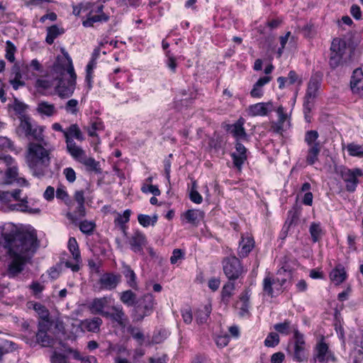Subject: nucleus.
I'll list each match as a JSON object with an SVG mask.
<instances>
[{"mask_svg": "<svg viewBox=\"0 0 363 363\" xmlns=\"http://www.w3.org/2000/svg\"><path fill=\"white\" fill-rule=\"evenodd\" d=\"M201 216V212L198 210H188L183 215L184 218L193 225L197 224L196 220Z\"/></svg>", "mask_w": 363, "mask_h": 363, "instance_id": "a18cd8bd", "label": "nucleus"}, {"mask_svg": "<svg viewBox=\"0 0 363 363\" xmlns=\"http://www.w3.org/2000/svg\"><path fill=\"white\" fill-rule=\"evenodd\" d=\"M16 52V48L14 44L10 41L7 40L6 42V59L10 62H13L16 60L15 53Z\"/></svg>", "mask_w": 363, "mask_h": 363, "instance_id": "de8ad7c7", "label": "nucleus"}, {"mask_svg": "<svg viewBox=\"0 0 363 363\" xmlns=\"http://www.w3.org/2000/svg\"><path fill=\"white\" fill-rule=\"evenodd\" d=\"M63 174L69 183H73L76 180V173L72 167L65 168L63 170Z\"/></svg>", "mask_w": 363, "mask_h": 363, "instance_id": "0e129e2a", "label": "nucleus"}, {"mask_svg": "<svg viewBox=\"0 0 363 363\" xmlns=\"http://www.w3.org/2000/svg\"><path fill=\"white\" fill-rule=\"evenodd\" d=\"M128 331L130 333V335L133 336L134 339L140 341V344L143 342L144 335L140 330V329L132 326H129L128 328Z\"/></svg>", "mask_w": 363, "mask_h": 363, "instance_id": "bf43d9fd", "label": "nucleus"}, {"mask_svg": "<svg viewBox=\"0 0 363 363\" xmlns=\"http://www.w3.org/2000/svg\"><path fill=\"white\" fill-rule=\"evenodd\" d=\"M103 323V320L99 317H94L93 318L85 319L82 321L81 325L83 329L91 333H98L100 331V328Z\"/></svg>", "mask_w": 363, "mask_h": 363, "instance_id": "393cba45", "label": "nucleus"}, {"mask_svg": "<svg viewBox=\"0 0 363 363\" xmlns=\"http://www.w3.org/2000/svg\"><path fill=\"white\" fill-rule=\"evenodd\" d=\"M109 17L106 13L94 14L92 13H87V18L82 22L84 27H91L97 22H106Z\"/></svg>", "mask_w": 363, "mask_h": 363, "instance_id": "c756f323", "label": "nucleus"}, {"mask_svg": "<svg viewBox=\"0 0 363 363\" xmlns=\"http://www.w3.org/2000/svg\"><path fill=\"white\" fill-rule=\"evenodd\" d=\"M347 278V274L345 267L339 264L330 273V279L335 284L338 285L342 283Z\"/></svg>", "mask_w": 363, "mask_h": 363, "instance_id": "cd10ccee", "label": "nucleus"}, {"mask_svg": "<svg viewBox=\"0 0 363 363\" xmlns=\"http://www.w3.org/2000/svg\"><path fill=\"white\" fill-rule=\"evenodd\" d=\"M21 193V190L16 189L11 194L9 193V196L8 197L4 198L3 201L8 200L10 197H13L15 200L20 201L18 203L11 204L9 206V208L11 211L17 210L22 212H28L30 213H39L40 210L38 208H32L28 207L26 196L24 197L23 199H20Z\"/></svg>", "mask_w": 363, "mask_h": 363, "instance_id": "2eb2a0df", "label": "nucleus"}, {"mask_svg": "<svg viewBox=\"0 0 363 363\" xmlns=\"http://www.w3.org/2000/svg\"><path fill=\"white\" fill-rule=\"evenodd\" d=\"M211 313V306L206 305L196 312V321L198 324H203L207 322Z\"/></svg>", "mask_w": 363, "mask_h": 363, "instance_id": "72a5a7b5", "label": "nucleus"}, {"mask_svg": "<svg viewBox=\"0 0 363 363\" xmlns=\"http://www.w3.org/2000/svg\"><path fill=\"white\" fill-rule=\"evenodd\" d=\"M85 9L86 11H89V13H92L94 14H103L104 13V5L102 4H98L96 3H91L87 2L85 3Z\"/></svg>", "mask_w": 363, "mask_h": 363, "instance_id": "8fccbe9b", "label": "nucleus"}, {"mask_svg": "<svg viewBox=\"0 0 363 363\" xmlns=\"http://www.w3.org/2000/svg\"><path fill=\"white\" fill-rule=\"evenodd\" d=\"M56 335L53 331V322L43 318L38 323L37 330L26 335V344L31 347L38 345L43 347H51L56 342Z\"/></svg>", "mask_w": 363, "mask_h": 363, "instance_id": "20e7f679", "label": "nucleus"}, {"mask_svg": "<svg viewBox=\"0 0 363 363\" xmlns=\"http://www.w3.org/2000/svg\"><path fill=\"white\" fill-rule=\"evenodd\" d=\"M291 276L290 272L281 268L277 272V277L274 279L267 276L263 280V291L270 297L274 296V294H279L286 281L287 277Z\"/></svg>", "mask_w": 363, "mask_h": 363, "instance_id": "39448f33", "label": "nucleus"}, {"mask_svg": "<svg viewBox=\"0 0 363 363\" xmlns=\"http://www.w3.org/2000/svg\"><path fill=\"white\" fill-rule=\"evenodd\" d=\"M111 312L104 314V317L109 318L112 323H116L122 329H125L128 323V317L125 313L123 308L121 306H113L111 308Z\"/></svg>", "mask_w": 363, "mask_h": 363, "instance_id": "4468645a", "label": "nucleus"}, {"mask_svg": "<svg viewBox=\"0 0 363 363\" xmlns=\"http://www.w3.org/2000/svg\"><path fill=\"white\" fill-rule=\"evenodd\" d=\"M110 298L107 296L94 298L89 305V309L92 314H99L104 317L108 311H104L106 306L109 303Z\"/></svg>", "mask_w": 363, "mask_h": 363, "instance_id": "4be33fe9", "label": "nucleus"}, {"mask_svg": "<svg viewBox=\"0 0 363 363\" xmlns=\"http://www.w3.org/2000/svg\"><path fill=\"white\" fill-rule=\"evenodd\" d=\"M130 213L131 211L129 209L125 210L123 214L118 213L114 219L115 224L123 227L129 221Z\"/></svg>", "mask_w": 363, "mask_h": 363, "instance_id": "3c124183", "label": "nucleus"}, {"mask_svg": "<svg viewBox=\"0 0 363 363\" xmlns=\"http://www.w3.org/2000/svg\"><path fill=\"white\" fill-rule=\"evenodd\" d=\"M274 328L278 333L287 335L291 332L294 333V329L298 328V327L296 325H291L289 320H286L283 323L275 324Z\"/></svg>", "mask_w": 363, "mask_h": 363, "instance_id": "c9c22d12", "label": "nucleus"}, {"mask_svg": "<svg viewBox=\"0 0 363 363\" xmlns=\"http://www.w3.org/2000/svg\"><path fill=\"white\" fill-rule=\"evenodd\" d=\"M21 69L27 79H31L36 77V74L33 72L28 64H23L21 67Z\"/></svg>", "mask_w": 363, "mask_h": 363, "instance_id": "e2e57ef3", "label": "nucleus"}, {"mask_svg": "<svg viewBox=\"0 0 363 363\" xmlns=\"http://www.w3.org/2000/svg\"><path fill=\"white\" fill-rule=\"evenodd\" d=\"M121 278L120 274L106 273L103 274L99 279L101 288L106 290H113L120 283Z\"/></svg>", "mask_w": 363, "mask_h": 363, "instance_id": "a211bd4d", "label": "nucleus"}, {"mask_svg": "<svg viewBox=\"0 0 363 363\" xmlns=\"http://www.w3.org/2000/svg\"><path fill=\"white\" fill-rule=\"evenodd\" d=\"M123 274L126 279L127 284L133 289L138 290V284L136 274L129 265L123 264Z\"/></svg>", "mask_w": 363, "mask_h": 363, "instance_id": "bb28decb", "label": "nucleus"}, {"mask_svg": "<svg viewBox=\"0 0 363 363\" xmlns=\"http://www.w3.org/2000/svg\"><path fill=\"white\" fill-rule=\"evenodd\" d=\"M182 316L184 323L189 324L191 323L193 316L191 310L189 308H186L182 310Z\"/></svg>", "mask_w": 363, "mask_h": 363, "instance_id": "774afa93", "label": "nucleus"}, {"mask_svg": "<svg viewBox=\"0 0 363 363\" xmlns=\"http://www.w3.org/2000/svg\"><path fill=\"white\" fill-rule=\"evenodd\" d=\"M54 147L48 142H30L28 144L26 162L33 176L38 178L44 177L50 164V154Z\"/></svg>", "mask_w": 363, "mask_h": 363, "instance_id": "7ed1b4c3", "label": "nucleus"}, {"mask_svg": "<svg viewBox=\"0 0 363 363\" xmlns=\"http://www.w3.org/2000/svg\"><path fill=\"white\" fill-rule=\"evenodd\" d=\"M222 264L223 272L230 281L239 279L245 272L240 259L234 255L225 257Z\"/></svg>", "mask_w": 363, "mask_h": 363, "instance_id": "1a4fd4ad", "label": "nucleus"}, {"mask_svg": "<svg viewBox=\"0 0 363 363\" xmlns=\"http://www.w3.org/2000/svg\"><path fill=\"white\" fill-rule=\"evenodd\" d=\"M128 228H121L123 235L127 240L131 250L144 255V247L148 244L146 236L140 231L132 228L133 232L127 231Z\"/></svg>", "mask_w": 363, "mask_h": 363, "instance_id": "6e6552de", "label": "nucleus"}, {"mask_svg": "<svg viewBox=\"0 0 363 363\" xmlns=\"http://www.w3.org/2000/svg\"><path fill=\"white\" fill-rule=\"evenodd\" d=\"M286 78L289 84H294L295 83H298V84L300 85L302 83L301 78L299 77L296 72L294 70H291L289 72L288 77Z\"/></svg>", "mask_w": 363, "mask_h": 363, "instance_id": "052dcab7", "label": "nucleus"}, {"mask_svg": "<svg viewBox=\"0 0 363 363\" xmlns=\"http://www.w3.org/2000/svg\"><path fill=\"white\" fill-rule=\"evenodd\" d=\"M138 220L139 223L143 227H147L149 225H155L157 220V216L154 215L153 216H150L145 214H139L138 216Z\"/></svg>", "mask_w": 363, "mask_h": 363, "instance_id": "c03bdc74", "label": "nucleus"}, {"mask_svg": "<svg viewBox=\"0 0 363 363\" xmlns=\"http://www.w3.org/2000/svg\"><path fill=\"white\" fill-rule=\"evenodd\" d=\"M68 249L72 253L73 258L75 261H80V252L77 242L74 238H70L68 241Z\"/></svg>", "mask_w": 363, "mask_h": 363, "instance_id": "37998d69", "label": "nucleus"}, {"mask_svg": "<svg viewBox=\"0 0 363 363\" xmlns=\"http://www.w3.org/2000/svg\"><path fill=\"white\" fill-rule=\"evenodd\" d=\"M320 145H315L313 147H309L306 159V162L310 165L315 164V162H316L318 160V155L320 152Z\"/></svg>", "mask_w": 363, "mask_h": 363, "instance_id": "f704fd0d", "label": "nucleus"}, {"mask_svg": "<svg viewBox=\"0 0 363 363\" xmlns=\"http://www.w3.org/2000/svg\"><path fill=\"white\" fill-rule=\"evenodd\" d=\"M85 216V207L84 204H82V208H80V205L77 204L76 208L72 211L69 210L67 213V217L69 220H72V223L77 225V222L81 220Z\"/></svg>", "mask_w": 363, "mask_h": 363, "instance_id": "2f4dec72", "label": "nucleus"}, {"mask_svg": "<svg viewBox=\"0 0 363 363\" xmlns=\"http://www.w3.org/2000/svg\"><path fill=\"white\" fill-rule=\"evenodd\" d=\"M231 157L234 166L241 169L242 164L247 160V149L239 140H236L235 152L231 154Z\"/></svg>", "mask_w": 363, "mask_h": 363, "instance_id": "f3484780", "label": "nucleus"}, {"mask_svg": "<svg viewBox=\"0 0 363 363\" xmlns=\"http://www.w3.org/2000/svg\"><path fill=\"white\" fill-rule=\"evenodd\" d=\"M18 169L16 166H11L8 167L6 171V183L11 184L13 181L17 179Z\"/></svg>", "mask_w": 363, "mask_h": 363, "instance_id": "5fc2aeb1", "label": "nucleus"}, {"mask_svg": "<svg viewBox=\"0 0 363 363\" xmlns=\"http://www.w3.org/2000/svg\"><path fill=\"white\" fill-rule=\"evenodd\" d=\"M254 247V240L250 237H242V240L240 242L238 254L241 257H245L252 250Z\"/></svg>", "mask_w": 363, "mask_h": 363, "instance_id": "c85d7f7f", "label": "nucleus"}, {"mask_svg": "<svg viewBox=\"0 0 363 363\" xmlns=\"http://www.w3.org/2000/svg\"><path fill=\"white\" fill-rule=\"evenodd\" d=\"M337 173L341 177L345 183V188L347 191L353 192L359 184L358 177L363 175L360 169H348L345 167H340L336 169Z\"/></svg>", "mask_w": 363, "mask_h": 363, "instance_id": "9d476101", "label": "nucleus"}, {"mask_svg": "<svg viewBox=\"0 0 363 363\" xmlns=\"http://www.w3.org/2000/svg\"><path fill=\"white\" fill-rule=\"evenodd\" d=\"M310 233L314 242H318L324 234L322 228H310Z\"/></svg>", "mask_w": 363, "mask_h": 363, "instance_id": "338daca9", "label": "nucleus"}, {"mask_svg": "<svg viewBox=\"0 0 363 363\" xmlns=\"http://www.w3.org/2000/svg\"><path fill=\"white\" fill-rule=\"evenodd\" d=\"M320 84L321 77L318 74L313 75L308 82L305 96L309 99H315L317 96L318 90L320 86Z\"/></svg>", "mask_w": 363, "mask_h": 363, "instance_id": "b1692460", "label": "nucleus"}, {"mask_svg": "<svg viewBox=\"0 0 363 363\" xmlns=\"http://www.w3.org/2000/svg\"><path fill=\"white\" fill-rule=\"evenodd\" d=\"M56 197L58 199L62 200L69 207V209L71 210V207L74 205V202L69 199L67 192L63 188L57 189Z\"/></svg>", "mask_w": 363, "mask_h": 363, "instance_id": "09e8293b", "label": "nucleus"}, {"mask_svg": "<svg viewBox=\"0 0 363 363\" xmlns=\"http://www.w3.org/2000/svg\"><path fill=\"white\" fill-rule=\"evenodd\" d=\"M63 33L64 30L62 28H59L55 25L48 27L47 29V36L45 38L46 43L48 45H52L54 43L55 39Z\"/></svg>", "mask_w": 363, "mask_h": 363, "instance_id": "e433bc0d", "label": "nucleus"}, {"mask_svg": "<svg viewBox=\"0 0 363 363\" xmlns=\"http://www.w3.org/2000/svg\"><path fill=\"white\" fill-rule=\"evenodd\" d=\"M69 154L75 160L84 165L87 171L96 173L101 172L99 162L96 161L94 158L88 157L82 147Z\"/></svg>", "mask_w": 363, "mask_h": 363, "instance_id": "f8f14e48", "label": "nucleus"}, {"mask_svg": "<svg viewBox=\"0 0 363 363\" xmlns=\"http://www.w3.org/2000/svg\"><path fill=\"white\" fill-rule=\"evenodd\" d=\"M68 352L72 354L74 359L80 360L82 363H98L94 356L89 355L83 357L79 351L72 349H69Z\"/></svg>", "mask_w": 363, "mask_h": 363, "instance_id": "ea45409f", "label": "nucleus"}, {"mask_svg": "<svg viewBox=\"0 0 363 363\" xmlns=\"http://www.w3.org/2000/svg\"><path fill=\"white\" fill-rule=\"evenodd\" d=\"M293 359L302 362L306 360V346H293Z\"/></svg>", "mask_w": 363, "mask_h": 363, "instance_id": "58836bf2", "label": "nucleus"}, {"mask_svg": "<svg viewBox=\"0 0 363 363\" xmlns=\"http://www.w3.org/2000/svg\"><path fill=\"white\" fill-rule=\"evenodd\" d=\"M23 74L21 66L18 63L14 64L11 69V77L9 80L13 89L17 90L26 85L25 82L22 80Z\"/></svg>", "mask_w": 363, "mask_h": 363, "instance_id": "5701e85b", "label": "nucleus"}, {"mask_svg": "<svg viewBox=\"0 0 363 363\" xmlns=\"http://www.w3.org/2000/svg\"><path fill=\"white\" fill-rule=\"evenodd\" d=\"M156 301L152 294H145L137 300L133 309L132 316L136 321H141L154 311Z\"/></svg>", "mask_w": 363, "mask_h": 363, "instance_id": "423d86ee", "label": "nucleus"}, {"mask_svg": "<svg viewBox=\"0 0 363 363\" xmlns=\"http://www.w3.org/2000/svg\"><path fill=\"white\" fill-rule=\"evenodd\" d=\"M104 128V124L101 119H96L92 121L91 126L87 128L88 133L90 136L94 137L96 135V130H101Z\"/></svg>", "mask_w": 363, "mask_h": 363, "instance_id": "864d4df0", "label": "nucleus"}, {"mask_svg": "<svg viewBox=\"0 0 363 363\" xmlns=\"http://www.w3.org/2000/svg\"><path fill=\"white\" fill-rule=\"evenodd\" d=\"M120 300L127 306H135L137 302V296L132 290L128 289L120 294Z\"/></svg>", "mask_w": 363, "mask_h": 363, "instance_id": "473e14b6", "label": "nucleus"}, {"mask_svg": "<svg viewBox=\"0 0 363 363\" xmlns=\"http://www.w3.org/2000/svg\"><path fill=\"white\" fill-rule=\"evenodd\" d=\"M350 89L353 94L363 98V72L360 68L353 71L350 79Z\"/></svg>", "mask_w": 363, "mask_h": 363, "instance_id": "dca6fc26", "label": "nucleus"}, {"mask_svg": "<svg viewBox=\"0 0 363 363\" xmlns=\"http://www.w3.org/2000/svg\"><path fill=\"white\" fill-rule=\"evenodd\" d=\"M62 56H57L53 65V72L56 74L58 83L55 91L62 98H69L74 91L77 75L74 72L72 61L65 48H61Z\"/></svg>", "mask_w": 363, "mask_h": 363, "instance_id": "f03ea898", "label": "nucleus"}, {"mask_svg": "<svg viewBox=\"0 0 363 363\" xmlns=\"http://www.w3.org/2000/svg\"><path fill=\"white\" fill-rule=\"evenodd\" d=\"M116 4L118 6H138L140 4V0H117Z\"/></svg>", "mask_w": 363, "mask_h": 363, "instance_id": "69168bd1", "label": "nucleus"}, {"mask_svg": "<svg viewBox=\"0 0 363 363\" xmlns=\"http://www.w3.org/2000/svg\"><path fill=\"white\" fill-rule=\"evenodd\" d=\"M264 345L267 347H274L279 343V336L276 333H270L264 340Z\"/></svg>", "mask_w": 363, "mask_h": 363, "instance_id": "603ef678", "label": "nucleus"}, {"mask_svg": "<svg viewBox=\"0 0 363 363\" xmlns=\"http://www.w3.org/2000/svg\"><path fill=\"white\" fill-rule=\"evenodd\" d=\"M348 154L352 157H363V146L350 143L347 145Z\"/></svg>", "mask_w": 363, "mask_h": 363, "instance_id": "79ce46f5", "label": "nucleus"}, {"mask_svg": "<svg viewBox=\"0 0 363 363\" xmlns=\"http://www.w3.org/2000/svg\"><path fill=\"white\" fill-rule=\"evenodd\" d=\"M293 346H306V341L304 338L303 334L299 332L298 328L294 329V336L292 341L289 342V347L290 345Z\"/></svg>", "mask_w": 363, "mask_h": 363, "instance_id": "49530a36", "label": "nucleus"}, {"mask_svg": "<svg viewBox=\"0 0 363 363\" xmlns=\"http://www.w3.org/2000/svg\"><path fill=\"white\" fill-rule=\"evenodd\" d=\"M19 119L20 124L16 130L17 133L20 136L23 135L26 138H28L33 125L31 123V118L26 115H22L21 116H19Z\"/></svg>", "mask_w": 363, "mask_h": 363, "instance_id": "a878e982", "label": "nucleus"}, {"mask_svg": "<svg viewBox=\"0 0 363 363\" xmlns=\"http://www.w3.org/2000/svg\"><path fill=\"white\" fill-rule=\"evenodd\" d=\"M313 359L321 363H328L330 360L335 362L336 360L333 352L330 350L328 345L324 341V337H322L315 345Z\"/></svg>", "mask_w": 363, "mask_h": 363, "instance_id": "ddd939ff", "label": "nucleus"}, {"mask_svg": "<svg viewBox=\"0 0 363 363\" xmlns=\"http://www.w3.org/2000/svg\"><path fill=\"white\" fill-rule=\"evenodd\" d=\"M245 119L240 118L235 123L229 125L228 130L235 138L236 140H247V135L244 128Z\"/></svg>", "mask_w": 363, "mask_h": 363, "instance_id": "6ab92c4d", "label": "nucleus"}, {"mask_svg": "<svg viewBox=\"0 0 363 363\" xmlns=\"http://www.w3.org/2000/svg\"><path fill=\"white\" fill-rule=\"evenodd\" d=\"M64 137L65 138L67 150L69 153L81 148L79 146L77 145L73 138L79 141L84 140L83 134L77 124H72L69 125V128L65 130V132H64Z\"/></svg>", "mask_w": 363, "mask_h": 363, "instance_id": "9b49d317", "label": "nucleus"}, {"mask_svg": "<svg viewBox=\"0 0 363 363\" xmlns=\"http://www.w3.org/2000/svg\"><path fill=\"white\" fill-rule=\"evenodd\" d=\"M51 363H69L66 355L54 351L50 357Z\"/></svg>", "mask_w": 363, "mask_h": 363, "instance_id": "4d7b16f0", "label": "nucleus"}, {"mask_svg": "<svg viewBox=\"0 0 363 363\" xmlns=\"http://www.w3.org/2000/svg\"><path fill=\"white\" fill-rule=\"evenodd\" d=\"M215 340L216 345L220 348H223L228 345L230 337L228 335H219L216 337Z\"/></svg>", "mask_w": 363, "mask_h": 363, "instance_id": "680f3d73", "label": "nucleus"}, {"mask_svg": "<svg viewBox=\"0 0 363 363\" xmlns=\"http://www.w3.org/2000/svg\"><path fill=\"white\" fill-rule=\"evenodd\" d=\"M235 290V284L229 280L223 287L221 291L222 301L227 303Z\"/></svg>", "mask_w": 363, "mask_h": 363, "instance_id": "4c0bfd02", "label": "nucleus"}, {"mask_svg": "<svg viewBox=\"0 0 363 363\" xmlns=\"http://www.w3.org/2000/svg\"><path fill=\"white\" fill-rule=\"evenodd\" d=\"M38 248L37 235L34 230L26 228H12L4 230L0 235V257L1 255L12 259L9 265V274L15 277L23 269Z\"/></svg>", "mask_w": 363, "mask_h": 363, "instance_id": "f257e3e1", "label": "nucleus"}, {"mask_svg": "<svg viewBox=\"0 0 363 363\" xmlns=\"http://www.w3.org/2000/svg\"><path fill=\"white\" fill-rule=\"evenodd\" d=\"M35 110L41 118H50L57 114V109L55 104L46 101H39Z\"/></svg>", "mask_w": 363, "mask_h": 363, "instance_id": "aec40b11", "label": "nucleus"}, {"mask_svg": "<svg viewBox=\"0 0 363 363\" xmlns=\"http://www.w3.org/2000/svg\"><path fill=\"white\" fill-rule=\"evenodd\" d=\"M27 108L28 106L26 104L15 99L13 105V108L17 114L20 115V116H21L22 115H25L24 112L26 111Z\"/></svg>", "mask_w": 363, "mask_h": 363, "instance_id": "13d9d810", "label": "nucleus"}, {"mask_svg": "<svg viewBox=\"0 0 363 363\" xmlns=\"http://www.w3.org/2000/svg\"><path fill=\"white\" fill-rule=\"evenodd\" d=\"M45 130L44 126L38 125L37 124H33L31 131L30 132L27 138L32 139L35 140V143H43V141H46L44 139L43 132Z\"/></svg>", "mask_w": 363, "mask_h": 363, "instance_id": "7c9ffc66", "label": "nucleus"}, {"mask_svg": "<svg viewBox=\"0 0 363 363\" xmlns=\"http://www.w3.org/2000/svg\"><path fill=\"white\" fill-rule=\"evenodd\" d=\"M273 105L272 102L257 103L251 105L247 110L248 115L251 116H264L272 110Z\"/></svg>", "mask_w": 363, "mask_h": 363, "instance_id": "412c9836", "label": "nucleus"}, {"mask_svg": "<svg viewBox=\"0 0 363 363\" xmlns=\"http://www.w3.org/2000/svg\"><path fill=\"white\" fill-rule=\"evenodd\" d=\"M347 50V43L345 40L340 38L333 39L330 47V57L329 60L331 68L335 69L347 62L349 57Z\"/></svg>", "mask_w": 363, "mask_h": 363, "instance_id": "0eeeda50", "label": "nucleus"}, {"mask_svg": "<svg viewBox=\"0 0 363 363\" xmlns=\"http://www.w3.org/2000/svg\"><path fill=\"white\" fill-rule=\"evenodd\" d=\"M319 134L316 130H308L305 134L304 140L308 147H313L315 145H320L318 141Z\"/></svg>", "mask_w": 363, "mask_h": 363, "instance_id": "a19ab883", "label": "nucleus"}, {"mask_svg": "<svg viewBox=\"0 0 363 363\" xmlns=\"http://www.w3.org/2000/svg\"><path fill=\"white\" fill-rule=\"evenodd\" d=\"M65 111L72 114H76L78 111V101L76 99L69 100L65 106Z\"/></svg>", "mask_w": 363, "mask_h": 363, "instance_id": "6e6d98bb", "label": "nucleus"}]
</instances>
